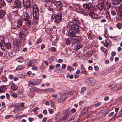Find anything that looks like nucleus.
<instances>
[{
	"label": "nucleus",
	"instance_id": "f257e3e1",
	"mask_svg": "<svg viewBox=\"0 0 122 122\" xmlns=\"http://www.w3.org/2000/svg\"><path fill=\"white\" fill-rule=\"evenodd\" d=\"M32 8L33 16L34 18L38 19L39 17L38 7L36 4H34L33 5Z\"/></svg>",
	"mask_w": 122,
	"mask_h": 122
},
{
	"label": "nucleus",
	"instance_id": "f03ea898",
	"mask_svg": "<svg viewBox=\"0 0 122 122\" xmlns=\"http://www.w3.org/2000/svg\"><path fill=\"white\" fill-rule=\"evenodd\" d=\"M0 45L1 49L3 51H5L6 49H9L11 47V45L10 43L7 42L5 45L3 40H1Z\"/></svg>",
	"mask_w": 122,
	"mask_h": 122
},
{
	"label": "nucleus",
	"instance_id": "7ed1b4c3",
	"mask_svg": "<svg viewBox=\"0 0 122 122\" xmlns=\"http://www.w3.org/2000/svg\"><path fill=\"white\" fill-rule=\"evenodd\" d=\"M69 92V91H68V92H64L61 97L58 98V102L60 103L65 100L67 97V95H69V94L68 93Z\"/></svg>",
	"mask_w": 122,
	"mask_h": 122
},
{
	"label": "nucleus",
	"instance_id": "20e7f679",
	"mask_svg": "<svg viewBox=\"0 0 122 122\" xmlns=\"http://www.w3.org/2000/svg\"><path fill=\"white\" fill-rule=\"evenodd\" d=\"M96 81V80L94 78H89L85 81V83L88 86H91L94 85Z\"/></svg>",
	"mask_w": 122,
	"mask_h": 122
},
{
	"label": "nucleus",
	"instance_id": "39448f33",
	"mask_svg": "<svg viewBox=\"0 0 122 122\" xmlns=\"http://www.w3.org/2000/svg\"><path fill=\"white\" fill-rule=\"evenodd\" d=\"M13 45L14 48L17 51H19L21 46V41L20 39L17 40L13 42Z\"/></svg>",
	"mask_w": 122,
	"mask_h": 122
},
{
	"label": "nucleus",
	"instance_id": "423d86ee",
	"mask_svg": "<svg viewBox=\"0 0 122 122\" xmlns=\"http://www.w3.org/2000/svg\"><path fill=\"white\" fill-rule=\"evenodd\" d=\"M111 6L110 3L108 2H106L105 3L104 5L102 6V9L99 10L102 14L104 13L106 10L109 9Z\"/></svg>",
	"mask_w": 122,
	"mask_h": 122
},
{
	"label": "nucleus",
	"instance_id": "0eeeda50",
	"mask_svg": "<svg viewBox=\"0 0 122 122\" xmlns=\"http://www.w3.org/2000/svg\"><path fill=\"white\" fill-rule=\"evenodd\" d=\"M54 16L55 21L56 23L58 24L61 21L62 19V16L60 13H57Z\"/></svg>",
	"mask_w": 122,
	"mask_h": 122
},
{
	"label": "nucleus",
	"instance_id": "6e6552de",
	"mask_svg": "<svg viewBox=\"0 0 122 122\" xmlns=\"http://www.w3.org/2000/svg\"><path fill=\"white\" fill-rule=\"evenodd\" d=\"M117 14L119 16L118 19L120 20H122V4H121L119 7V9L117 10Z\"/></svg>",
	"mask_w": 122,
	"mask_h": 122
},
{
	"label": "nucleus",
	"instance_id": "1a4fd4ad",
	"mask_svg": "<svg viewBox=\"0 0 122 122\" xmlns=\"http://www.w3.org/2000/svg\"><path fill=\"white\" fill-rule=\"evenodd\" d=\"M54 4L58 11H60L62 9V4L61 1H56L54 2Z\"/></svg>",
	"mask_w": 122,
	"mask_h": 122
},
{
	"label": "nucleus",
	"instance_id": "9d476101",
	"mask_svg": "<svg viewBox=\"0 0 122 122\" xmlns=\"http://www.w3.org/2000/svg\"><path fill=\"white\" fill-rule=\"evenodd\" d=\"M40 81L39 80H34L33 79H31L29 82V86L30 87H31L32 85H36L38 84L39 81Z\"/></svg>",
	"mask_w": 122,
	"mask_h": 122
},
{
	"label": "nucleus",
	"instance_id": "9b49d317",
	"mask_svg": "<svg viewBox=\"0 0 122 122\" xmlns=\"http://www.w3.org/2000/svg\"><path fill=\"white\" fill-rule=\"evenodd\" d=\"M69 26L70 28V30H71L75 32V33H77L79 29V26L78 25H71V24H70V25Z\"/></svg>",
	"mask_w": 122,
	"mask_h": 122
},
{
	"label": "nucleus",
	"instance_id": "f8f14e48",
	"mask_svg": "<svg viewBox=\"0 0 122 122\" xmlns=\"http://www.w3.org/2000/svg\"><path fill=\"white\" fill-rule=\"evenodd\" d=\"M101 43L105 46L106 47H107L109 46L111 47L112 45V42L109 39H106L105 41H102Z\"/></svg>",
	"mask_w": 122,
	"mask_h": 122
},
{
	"label": "nucleus",
	"instance_id": "ddd939ff",
	"mask_svg": "<svg viewBox=\"0 0 122 122\" xmlns=\"http://www.w3.org/2000/svg\"><path fill=\"white\" fill-rule=\"evenodd\" d=\"M23 5L26 8H29L30 6V0H23Z\"/></svg>",
	"mask_w": 122,
	"mask_h": 122
},
{
	"label": "nucleus",
	"instance_id": "4468645a",
	"mask_svg": "<svg viewBox=\"0 0 122 122\" xmlns=\"http://www.w3.org/2000/svg\"><path fill=\"white\" fill-rule=\"evenodd\" d=\"M21 3L19 0H15L14 2V6L16 8L21 7Z\"/></svg>",
	"mask_w": 122,
	"mask_h": 122
},
{
	"label": "nucleus",
	"instance_id": "2eb2a0df",
	"mask_svg": "<svg viewBox=\"0 0 122 122\" xmlns=\"http://www.w3.org/2000/svg\"><path fill=\"white\" fill-rule=\"evenodd\" d=\"M22 19L24 20L27 21L30 18L29 15L26 12L24 13L21 16Z\"/></svg>",
	"mask_w": 122,
	"mask_h": 122
},
{
	"label": "nucleus",
	"instance_id": "dca6fc26",
	"mask_svg": "<svg viewBox=\"0 0 122 122\" xmlns=\"http://www.w3.org/2000/svg\"><path fill=\"white\" fill-rule=\"evenodd\" d=\"M79 22L78 20L76 18H73V20L70 22H69L68 24V26L70 25V24H71V25H78L79 24Z\"/></svg>",
	"mask_w": 122,
	"mask_h": 122
},
{
	"label": "nucleus",
	"instance_id": "f3484780",
	"mask_svg": "<svg viewBox=\"0 0 122 122\" xmlns=\"http://www.w3.org/2000/svg\"><path fill=\"white\" fill-rule=\"evenodd\" d=\"M9 84L11 86V89L13 91H14L16 90L18 87L17 86L15 85L13 82L10 81L9 82Z\"/></svg>",
	"mask_w": 122,
	"mask_h": 122
},
{
	"label": "nucleus",
	"instance_id": "a211bd4d",
	"mask_svg": "<svg viewBox=\"0 0 122 122\" xmlns=\"http://www.w3.org/2000/svg\"><path fill=\"white\" fill-rule=\"evenodd\" d=\"M105 0H98V2L99 3H101V4L100 5V6L99 5L98 9V10H102V6L104 5V2Z\"/></svg>",
	"mask_w": 122,
	"mask_h": 122
},
{
	"label": "nucleus",
	"instance_id": "6ab92c4d",
	"mask_svg": "<svg viewBox=\"0 0 122 122\" xmlns=\"http://www.w3.org/2000/svg\"><path fill=\"white\" fill-rule=\"evenodd\" d=\"M117 84H114L110 86L109 88L112 91H114L117 90Z\"/></svg>",
	"mask_w": 122,
	"mask_h": 122
},
{
	"label": "nucleus",
	"instance_id": "aec40b11",
	"mask_svg": "<svg viewBox=\"0 0 122 122\" xmlns=\"http://www.w3.org/2000/svg\"><path fill=\"white\" fill-rule=\"evenodd\" d=\"M92 5L91 3H87L86 4H83V7L85 8H89Z\"/></svg>",
	"mask_w": 122,
	"mask_h": 122
},
{
	"label": "nucleus",
	"instance_id": "412c9836",
	"mask_svg": "<svg viewBox=\"0 0 122 122\" xmlns=\"http://www.w3.org/2000/svg\"><path fill=\"white\" fill-rule=\"evenodd\" d=\"M45 92L47 93H52L55 91L54 89L51 88L46 89H45Z\"/></svg>",
	"mask_w": 122,
	"mask_h": 122
},
{
	"label": "nucleus",
	"instance_id": "4be33fe9",
	"mask_svg": "<svg viewBox=\"0 0 122 122\" xmlns=\"http://www.w3.org/2000/svg\"><path fill=\"white\" fill-rule=\"evenodd\" d=\"M22 21L21 20H19L17 22L16 26L18 28H20L22 26Z\"/></svg>",
	"mask_w": 122,
	"mask_h": 122
},
{
	"label": "nucleus",
	"instance_id": "5701e85b",
	"mask_svg": "<svg viewBox=\"0 0 122 122\" xmlns=\"http://www.w3.org/2000/svg\"><path fill=\"white\" fill-rule=\"evenodd\" d=\"M122 0H113V5H116L119 4L121 2Z\"/></svg>",
	"mask_w": 122,
	"mask_h": 122
},
{
	"label": "nucleus",
	"instance_id": "b1692460",
	"mask_svg": "<svg viewBox=\"0 0 122 122\" xmlns=\"http://www.w3.org/2000/svg\"><path fill=\"white\" fill-rule=\"evenodd\" d=\"M13 91L12 90H10L9 92L11 96L13 97L16 98L17 97V95L16 93L13 92Z\"/></svg>",
	"mask_w": 122,
	"mask_h": 122
},
{
	"label": "nucleus",
	"instance_id": "393cba45",
	"mask_svg": "<svg viewBox=\"0 0 122 122\" xmlns=\"http://www.w3.org/2000/svg\"><path fill=\"white\" fill-rule=\"evenodd\" d=\"M6 88L4 86H3L0 87V93H2L5 92L6 90Z\"/></svg>",
	"mask_w": 122,
	"mask_h": 122
},
{
	"label": "nucleus",
	"instance_id": "a878e982",
	"mask_svg": "<svg viewBox=\"0 0 122 122\" xmlns=\"http://www.w3.org/2000/svg\"><path fill=\"white\" fill-rule=\"evenodd\" d=\"M81 68L80 69L81 70V74H86L85 73L86 71H85V68L83 66V65H81Z\"/></svg>",
	"mask_w": 122,
	"mask_h": 122
},
{
	"label": "nucleus",
	"instance_id": "bb28decb",
	"mask_svg": "<svg viewBox=\"0 0 122 122\" xmlns=\"http://www.w3.org/2000/svg\"><path fill=\"white\" fill-rule=\"evenodd\" d=\"M48 5H46L47 6V8L48 10L50 11H52L53 10V8L52 7V5L51 3V4H49Z\"/></svg>",
	"mask_w": 122,
	"mask_h": 122
},
{
	"label": "nucleus",
	"instance_id": "cd10ccee",
	"mask_svg": "<svg viewBox=\"0 0 122 122\" xmlns=\"http://www.w3.org/2000/svg\"><path fill=\"white\" fill-rule=\"evenodd\" d=\"M5 5V2L3 0H0V8H1L2 6H4Z\"/></svg>",
	"mask_w": 122,
	"mask_h": 122
},
{
	"label": "nucleus",
	"instance_id": "c85d7f7f",
	"mask_svg": "<svg viewBox=\"0 0 122 122\" xmlns=\"http://www.w3.org/2000/svg\"><path fill=\"white\" fill-rule=\"evenodd\" d=\"M82 47V46L81 45L77 44L75 46L74 49L76 50H78Z\"/></svg>",
	"mask_w": 122,
	"mask_h": 122
},
{
	"label": "nucleus",
	"instance_id": "c756f323",
	"mask_svg": "<svg viewBox=\"0 0 122 122\" xmlns=\"http://www.w3.org/2000/svg\"><path fill=\"white\" fill-rule=\"evenodd\" d=\"M47 66H46L44 62L42 63L41 65L40 66V68L41 70H44V69Z\"/></svg>",
	"mask_w": 122,
	"mask_h": 122
},
{
	"label": "nucleus",
	"instance_id": "7c9ffc66",
	"mask_svg": "<svg viewBox=\"0 0 122 122\" xmlns=\"http://www.w3.org/2000/svg\"><path fill=\"white\" fill-rule=\"evenodd\" d=\"M88 107H86L81 112V113L82 115L85 114L87 112L88 109Z\"/></svg>",
	"mask_w": 122,
	"mask_h": 122
},
{
	"label": "nucleus",
	"instance_id": "2f4dec72",
	"mask_svg": "<svg viewBox=\"0 0 122 122\" xmlns=\"http://www.w3.org/2000/svg\"><path fill=\"white\" fill-rule=\"evenodd\" d=\"M77 33H75V32L73 31H72L69 34V36H70L71 37H72L75 36V34Z\"/></svg>",
	"mask_w": 122,
	"mask_h": 122
},
{
	"label": "nucleus",
	"instance_id": "473e14b6",
	"mask_svg": "<svg viewBox=\"0 0 122 122\" xmlns=\"http://www.w3.org/2000/svg\"><path fill=\"white\" fill-rule=\"evenodd\" d=\"M16 61L18 62L22 63L23 61V59L21 57H20L16 59Z\"/></svg>",
	"mask_w": 122,
	"mask_h": 122
},
{
	"label": "nucleus",
	"instance_id": "72a5a7b5",
	"mask_svg": "<svg viewBox=\"0 0 122 122\" xmlns=\"http://www.w3.org/2000/svg\"><path fill=\"white\" fill-rule=\"evenodd\" d=\"M76 11L79 13L82 12H84V9H81L79 7H78V8L76 9Z\"/></svg>",
	"mask_w": 122,
	"mask_h": 122
},
{
	"label": "nucleus",
	"instance_id": "f704fd0d",
	"mask_svg": "<svg viewBox=\"0 0 122 122\" xmlns=\"http://www.w3.org/2000/svg\"><path fill=\"white\" fill-rule=\"evenodd\" d=\"M32 64L33 66H35L37 65V61L35 60H31Z\"/></svg>",
	"mask_w": 122,
	"mask_h": 122
},
{
	"label": "nucleus",
	"instance_id": "c9c22d12",
	"mask_svg": "<svg viewBox=\"0 0 122 122\" xmlns=\"http://www.w3.org/2000/svg\"><path fill=\"white\" fill-rule=\"evenodd\" d=\"M67 69L68 71H71L73 70L74 68L71 66H68L67 67Z\"/></svg>",
	"mask_w": 122,
	"mask_h": 122
},
{
	"label": "nucleus",
	"instance_id": "e433bc0d",
	"mask_svg": "<svg viewBox=\"0 0 122 122\" xmlns=\"http://www.w3.org/2000/svg\"><path fill=\"white\" fill-rule=\"evenodd\" d=\"M19 36L21 39H25V35L24 34H19Z\"/></svg>",
	"mask_w": 122,
	"mask_h": 122
},
{
	"label": "nucleus",
	"instance_id": "4c0bfd02",
	"mask_svg": "<svg viewBox=\"0 0 122 122\" xmlns=\"http://www.w3.org/2000/svg\"><path fill=\"white\" fill-rule=\"evenodd\" d=\"M5 14L4 11L0 10V18L3 16Z\"/></svg>",
	"mask_w": 122,
	"mask_h": 122
},
{
	"label": "nucleus",
	"instance_id": "58836bf2",
	"mask_svg": "<svg viewBox=\"0 0 122 122\" xmlns=\"http://www.w3.org/2000/svg\"><path fill=\"white\" fill-rule=\"evenodd\" d=\"M41 41V39L39 38H38L36 41L35 43L36 44H38L40 43Z\"/></svg>",
	"mask_w": 122,
	"mask_h": 122
},
{
	"label": "nucleus",
	"instance_id": "ea45409f",
	"mask_svg": "<svg viewBox=\"0 0 122 122\" xmlns=\"http://www.w3.org/2000/svg\"><path fill=\"white\" fill-rule=\"evenodd\" d=\"M1 78L3 82H6L7 81V79L5 76H2Z\"/></svg>",
	"mask_w": 122,
	"mask_h": 122
},
{
	"label": "nucleus",
	"instance_id": "a19ab883",
	"mask_svg": "<svg viewBox=\"0 0 122 122\" xmlns=\"http://www.w3.org/2000/svg\"><path fill=\"white\" fill-rule=\"evenodd\" d=\"M71 39L70 38H69L67 39L66 41V44L67 45H69L71 41Z\"/></svg>",
	"mask_w": 122,
	"mask_h": 122
},
{
	"label": "nucleus",
	"instance_id": "79ce46f5",
	"mask_svg": "<svg viewBox=\"0 0 122 122\" xmlns=\"http://www.w3.org/2000/svg\"><path fill=\"white\" fill-rule=\"evenodd\" d=\"M36 89V87L35 86H32L30 89V90L34 92L35 91Z\"/></svg>",
	"mask_w": 122,
	"mask_h": 122
},
{
	"label": "nucleus",
	"instance_id": "37998d69",
	"mask_svg": "<svg viewBox=\"0 0 122 122\" xmlns=\"http://www.w3.org/2000/svg\"><path fill=\"white\" fill-rule=\"evenodd\" d=\"M106 16L107 19H109L111 18L110 15L108 12L107 11L106 13Z\"/></svg>",
	"mask_w": 122,
	"mask_h": 122
},
{
	"label": "nucleus",
	"instance_id": "c03bdc74",
	"mask_svg": "<svg viewBox=\"0 0 122 122\" xmlns=\"http://www.w3.org/2000/svg\"><path fill=\"white\" fill-rule=\"evenodd\" d=\"M27 65L28 66H33L31 60L29 61L27 63Z\"/></svg>",
	"mask_w": 122,
	"mask_h": 122
},
{
	"label": "nucleus",
	"instance_id": "a18cd8bd",
	"mask_svg": "<svg viewBox=\"0 0 122 122\" xmlns=\"http://www.w3.org/2000/svg\"><path fill=\"white\" fill-rule=\"evenodd\" d=\"M116 26L119 29H121L122 28V25L121 24V23H117L116 25Z\"/></svg>",
	"mask_w": 122,
	"mask_h": 122
},
{
	"label": "nucleus",
	"instance_id": "49530a36",
	"mask_svg": "<svg viewBox=\"0 0 122 122\" xmlns=\"http://www.w3.org/2000/svg\"><path fill=\"white\" fill-rule=\"evenodd\" d=\"M76 118V116H73L71 118L69 119L68 120V121L70 122L71 121L73 120H74V119Z\"/></svg>",
	"mask_w": 122,
	"mask_h": 122
},
{
	"label": "nucleus",
	"instance_id": "de8ad7c7",
	"mask_svg": "<svg viewBox=\"0 0 122 122\" xmlns=\"http://www.w3.org/2000/svg\"><path fill=\"white\" fill-rule=\"evenodd\" d=\"M111 14L113 16H114L116 14V11L114 10H112L111 11Z\"/></svg>",
	"mask_w": 122,
	"mask_h": 122
},
{
	"label": "nucleus",
	"instance_id": "09e8293b",
	"mask_svg": "<svg viewBox=\"0 0 122 122\" xmlns=\"http://www.w3.org/2000/svg\"><path fill=\"white\" fill-rule=\"evenodd\" d=\"M101 49L102 51L104 52H105L107 51V49L103 46H101Z\"/></svg>",
	"mask_w": 122,
	"mask_h": 122
},
{
	"label": "nucleus",
	"instance_id": "8fccbe9b",
	"mask_svg": "<svg viewBox=\"0 0 122 122\" xmlns=\"http://www.w3.org/2000/svg\"><path fill=\"white\" fill-rule=\"evenodd\" d=\"M23 68V67L21 66H18L16 68L17 70H20L21 69Z\"/></svg>",
	"mask_w": 122,
	"mask_h": 122
},
{
	"label": "nucleus",
	"instance_id": "3c124183",
	"mask_svg": "<svg viewBox=\"0 0 122 122\" xmlns=\"http://www.w3.org/2000/svg\"><path fill=\"white\" fill-rule=\"evenodd\" d=\"M117 90H119L120 89L122 88L121 84H117Z\"/></svg>",
	"mask_w": 122,
	"mask_h": 122
},
{
	"label": "nucleus",
	"instance_id": "603ef678",
	"mask_svg": "<svg viewBox=\"0 0 122 122\" xmlns=\"http://www.w3.org/2000/svg\"><path fill=\"white\" fill-rule=\"evenodd\" d=\"M86 90V88L84 87L82 88L81 89V93H83L84 91Z\"/></svg>",
	"mask_w": 122,
	"mask_h": 122
},
{
	"label": "nucleus",
	"instance_id": "864d4df0",
	"mask_svg": "<svg viewBox=\"0 0 122 122\" xmlns=\"http://www.w3.org/2000/svg\"><path fill=\"white\" fill-rule=\"evenodd\" d=\"M20 111V109L18 108H17L14 110V112H15V113H16V112L18 113L19 112V111Z\"/></svg>",
	"mask_w": 122,
	"mask_h": 122
},
{
	"label": "nucleus",
	"instance_id": "5fc2aeb1",
	"mask_svg": "<svg viewBox=\"0 0 122 122\" xmlns=\"http://www.w3.org/2000/svg\"><path fill=\"white\" fill-rule=\"evenodd\" d=\"M8 77L9 79L11 80L13 78L14 76L11 74H10L8 76Z\"/></svg>",
	"mask_w": 122,
	"mask_h": 122
},
{
	"label": "nucleus",
	"instance_id": "6e6d98bb",
	"mask_svg": "<svg viewBox=\"0 0 122 122\" xmlns=\"http://www.w3.org/2000/svg\"><path fill=\"white\" fill-rule=\"evenodd\" d=\"M39 110V108L38 107H36L34 108L33 110L32 111L33 112H35L37 110Z\"/></svg>",
	"mask_w": 122,
	"mask_h": 122
},
{
	"label": "nucleus",
	"instance_id": "4d7b16f0",
	"mask_svg": "<svg viewBox=\"0 0 122 122\" xmlns=\"http://www.w3.org/2000/svg\"><path fill=\"white\" fill-rule=\"evenodd\" d=\"M76 111V109L74 108H73L71 110L70 112L71 113H73L75 112Z\"/></svg>",
	"mask_w": 122,
	"mask_h": 122
},
{
	"label": "nucleus",
	"instance_id": "13d9d810",
	"mask_svg": "<svg viewBox=\"0 0 122 122\" xmlns=\"http://www.w3.org/2000/svg\"><path fill=\"white\" fill-rule=\"evenodd\" d=\"M98 18V17L97 15L96 14H95L93 15V16H92V18L95 19H97Z\"/></svg>",
	"mask_w": 122,
	"mask_h": 122
},
{
	"label": "nucleus",
	"instance_id": "bf43d9fd",
	"mask_svg": "<svg viewBox=\"0 0 122 122\" xmlns=\"http://www.w3.org/2000/svg\"><path fill=\"white\" fill-rule=\"evenodd\" d=\"M92 31H89L87 33V35L91 37V36Z\"/></svg>",
	"mask_w": 122,
	"mask_h": 122
},
{
	"label": "nucleus",
	"instance_id": "052dcab7",
	"mask_svg": "<svg viewBox=\"0 0 122 122\" xmlns=\"http://www.w3.org/2000/svg\"><path fill=\"white\" fill-rule=\"evenodd\" d=\"M6 96L7 99L8 100L10 98V94L8 93H7L6 94Z\"/></svg>",
	"mask_w": 122,
	"mask_h": 122
},
{
	"label": "nucleus",
	"instance_id": "680f3d73",
	"mask_svg": "<svg viewBox=\"0 0 122 122\" xmlns=\"http://www.w3.org/2000/svg\"><path fill=\"white\" fill-rule=\"evenodd\" d=\"M101 104L100 102H98L95 105V107H97L98 106H100Z\"/></svg>",
	"mask_w": 122,
	"mask_h": 122
},
{
	"label": "nucleus",
	"instance_id": "e2e57ef3",
	"mask_svg": "<svg viewBox=\"0 0 122 122\" xmlns=\"http://www.w3.org/2000/svg\"><path fill=\"white\" fill-rule=\"evenodd\" d=\"M54 110L52 109H50L49 110V113L51 114H52L53 113Z\"/></svg>",
	"mask_w": 122,
	"mask_h": 122
},
{
	"label": "nucleus",
	"instance_id": "0e129e2a",
	"mask_svg": "<svg viewBox=\"0 0 122 122\" xmlns=\"http://www.w3.org/2000/svg\"><path fill=\"white\" fill-rule=\"evenodd\" d=\"M51 50L52 51L55 52L56 51V49L55 47H52L51 48Z\"/></svg>",
	"mask_w": 122,
	"mask_h": 122
},
{
	"label": "nucleus",
	"instance_id": "69168bd1",
	"mask_svg": "<svg viewBox=\"0 0 122 122\" xmlns=\"http://www.w3.org/2000/svg\"><path fill=\"white\" fill-rule=\"evenodd\" d=\"M94 68L96 71H98L99 70V67L97 66H95L94 67Z\"/></svg>",
	"mask_w": 122,
	"mask_h": 122
},
{
	"label": "nucleus",
	"instance_id": "338daca9",
	"mask_svg": "<svg viewBox=\"0 0 122 122\" xmlns=\"http://www.w3.org/2000/svg\"><path fill=\"white\" fill-rule=\"evenodd\" d=\"M114 113V112H112L110 113L108 115V116L109 117H111L113 115Z\"/></svg>",
	"mask_w": 122,
	"mask_h": 122
},
{
	"label": "nucleus",
	"instance_id": "774afa93",
	"mask_svg": "<svg viewBox=\"0 0 122 122\" xmlns=\"http://www.w3.org/2000/svg\"><path fill=\"white\" fill-rule=\"evenodd\" d=\"M94 14L92 12H90L89 14V15L92 18V16L94 15Z\"/></svg>",
	"mask_w": 122,
	"mask_h": 122
}]
</instances>
